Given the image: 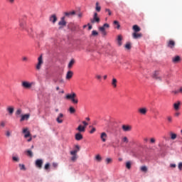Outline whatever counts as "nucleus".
<instances>
[{
  "label": "nucleus",
  "instance_id": "5",
  "mask_svg": "<svg viewBox=\"0 0 182 182\" xmlns=\"http://www.w3.org/2000/svg\"><path fill=\"white\" fill-rule=\"evenodd\" d=\"M33 85H35V82H29L28 81H23L21 82V86L23 89H31Z\"/></svg>",
  "mask_w": 182,
  "mask_h": 182
},
{
  "label": "nucleus",
  "instance_id": "50",
  "mask_svg": "<svg viewBox=\"0 0 182 182\" xmlns=\"http://www.w3.org/2000/svg\"><path fill=\"white\" fill-rule=\"evenodd\" d=\"M13 160L14 161H19V158L16 157V156H13Z\"/></svg>",
  "mask_w": 182,
  "mask_h": 182
},
{
  "label": "nucleus",
  "instance_id": "46",
  "mask_svg": "<svg viewBox=\"0 0 182 182\" xmlns=\"http://www.w3.org/2000/svg\"><path fill=\"white\" fill-rule=\"evenodd\" d=\"M92 36H97L99 35V33H97L96 31H92Z\"/></svg>",
  "mask_w": 182,
  "mask_h": 182
},
{
  "label": "nucleus",
  "instance_id": "43",
  "mask_svg": "<svg viewBox=\"0 0 182 182\" xmlns=\"http://www.w3.org/2000/svg\"><path fill=\"white\" fill-rule=\"evenodd\" d=\"M50 167V164L47 163V164H46L44 168H45V170H49Z\"/></svg>",
  "mask_w": 182,
  "mask_h": 182
},
{
  "label": "nucleus",
  "instance_id": "6",
  "mask_svg": "<svg viewBox=\"0 0 182 182\" xmlns=\"http://www.w3.org/2000/svg\"><path fill=\"white\" fill-rule=\"evenodd\" d=\"M109 26L107 23H105L103 26L99 28L102 36H106L107 35V32H106V28H109Z\"/></svg>",
  "mask_w": 182,
  "mask_h": 182
},
{
  "label": "nucleus",
  "instance_id": "44",
  "mask_svg": "<svg viewBox=\"0 0 182 182\" xmlns=\"http://www.w3.org/2000/svg\"><path fill=\"white\" fill-rule=\"evenodd\" d=\"M95 159L97 160V161H102V156H100V155H97L95 156Z\"/></svg>",
  "mask_w": 182,
  "mask_h": 182
},
{
  "label": "nucleus",
  "instance_id": "25",
  "mask_svg": "<svg viewBox=\"0 0 182 182\" xmlns=\"http://www.w3.org/2000/svg\"><path fill=\"white\" fill-rule=\"evenodd\" d=\"M132 29H133V31H134V33H137V32H140V31H141V29L140 28V27H139V26H137V25L133 26Z\"/></svg>",
  "mask_w": 182,
  "mask_h": 182
},
{
  "label": "nucleus",
  "instance_id": "37",
  "mask_svg": "<svg viewBox=\"0 0 182 182\" xmlns=\"http://www.w3.org/2000/svg\"><path fill=\"white\" fill-rule=\"evenodd\" d=\"M114 25H115V26H117V29H120V24L119 23V21H114Z\"/></svg>",
  "mask_w": 182,
  "mask_h": 182
},
{
  "label": "nucleus",
  "instance_id": "55",
  "mask_svg": "<svg viewBox=\"0 0 182 182\" xmlns=\"http://www.w3.org/2000/svg\"><path fill=\"white\" fill-rule=\"evenodd\" d=\"M7 2H9V4H14L15 0H6Z\"/></svg>",
  "mask_w": 182,
  "mask_h": 182
},
{
  "label": "nucleus",
  "instance_id": "8",
  "mask_svg": "<svg viewBox=\"0 0 182 182\" xmlns=\"http://www.w3.org/2000/svg\"><path fill=\"white\" fill-rule=\"evenodd\" d=\"M166 46L167 48H169V49H174V48H176V41L169 40L167 41Z\"/></svg>",
  "mask_w": 182,
  "mask_h": 182
},
{
  "label": "nucleus",
  "instance_id": "28",
  "mask_svg": "<svg viewBox=\"0 0 182 182\" xmlns=\"http://www.w3.org/2000/svg\"><path fill=\"white\" fill-rule=\"evenodd\" d=\"M122 129L124 130V132H130V130H132V127L127 126V125H123L122 126Z\"/></svg>",
  "mask_w": 182,
  "mask_h": 182
},
{
  "label": "nucleus",
  "instance_id": "39",
  "mask_svg": "<svg viewBox=\"0 0 182 182\" xmlns=\"http://www.w3.org/2000/svg\"><path fill=\"white\" fill-rule=\"evenodd\" d=\"M20 167V170H23V171H25V170H26V168L25 167V165L20 164L19 165Z\"/></svg>",
  "mask_w": 182,
  "mask_h": 182
},
{
  "label": "nucleus",
  "instance_id": "51",
  "mask_svg": "<svg viewBox=\"0 0 182 182\" xmlns=\"http://www.w3.org/2000/svg\"><path fill=\"white\" fill-rule=\"evenodd\" d=\"M82 124H84L83 127H85L89 124H87V122H86V121H82Z\"/></svg>",
  "mask_w": 182,
  "mask_h": 182
},
{
  "label": "nucleus",
  "instance_id": "40",
  "mask_svg": "<svg viewBox=\"0 0 182 182\" xmlns=\"http://www.w3.org/2000/svg\"><path fill=\"white\" fill-rule=\"evenodd\" d=\"M22 114V109H18L16 111V116H19L20 114Z\"/></svg>",
  "mask_w": 182,
  "mask_h": 182
},
{
  "label": "nucleus",
  "instance_id": "34",
  "mask_svg": "<svg viewBox=\"0 0 182 182\" xmlns=\"http://www.w3.org/2000/svg\"><path fill=\"white\" fill-rule=\"evenodd\" d=\"M126 167L128 168V170H130L132 168V162L127 161L126 163Z\"/></svg>",
  "mask_w": 182,
  "mask_h": 182
},
{
  "label": "nucleus",
  "instance_id": "29",
  "mask_svg": "<svg viewBox=\"0 0 182 182\" xmlns=\"http://www.w3.org/2000/svg\"><path fill=\"white\" fill-rule=\"evenodd\" d=\"M73 65H75V60L72 59L70 63H68V69H72Z\"/></svg>",
  "mask_w": 182,
  "mask_h": 182
},
{
  "label": "nucleus",
  "instance_id": "64",
  "mask_svg": "<svg viewBox=\"0 0 182 182\" xmlns=\"http://www.w3.org/2000/svg\"><path fill=\"white\" fill-rule=\"evenodd\" d=\"M82 14H78V18H82Z\"/></svg>",
  "mask_w": 182,
  "mask_h": 182
},
{
  "label": "nucleus",
  "instance_id": "30",
  "mask_svg": "<svg viewBox=\"0 0 182 182\" xmlns=\"http://www.w3.org/2000/svg\"><path fill=\"white\" fill-rule=\"evenodd\" d=\"M171 140H176L177 139V134L171 132Z\"/></svg>",
  "mask_w": 182,
  "mask_h": 182
},
{
  "label": "nucleus",
  "instance_id": "11",
  "mask_svg": "<svg viewBox=\"0 0 182 182\" xmlns=\"http://www.w3.org/2000/svg\"><path fill=\"white\" fill-rule=\"evenodd\" d=\"M43 165V160L42 159H37L36 161V166H37L38 168H42V166Z\"/></svg>",
  "mask_w": 182,
  "mask_h": 182
},
{
  "label": "nucleus",
  "instance_id": "53",
  "mask_svg": "<svg viewBox=\"0 0 182 182\" xmlns=\"http://www.w3.org/2000/svg\"><path fill=\"white\" fill-rule=\"evenodd\" d=\"M22 60L23 61V62H28V57H23L22 58Z\"/></svg>",
  "mask_w": 182,
  "mask_h": 182
},
{
  "label": "nucleus",
  "instance_id": "63",
  "mask_svg": "<svg viewBox=\"0 0 182 182\" xmlns=\"http://www.w3.org/2000/svg\"><path fill=\"white\" fill-rule=\"evenodd\" d=\"M104 80H106V79H107V75H104Z\"/></svg>",
  "mask_w": 182,
  "mask_h": 182
},
{
  "label": "nucleus",
  "instance_id": "26",
  "mask_svg": "<svg viewBox=\"0 0 182 182\" xmlns=\"http://www.w3.org/2000/svg\"><path fill=\"white\" fill-rule=\"evenodd\" d=\"M111 85L114 88L117 87V80L116 78H112Z\"/></svg>",
  "mask_w": 182,
  "mask_h": 182
},
{
  "label": "nucleus",
  "instance_id": "23",
  "mask_svg": "<svg viewBox=\"0 0 182 182\" xmlns=\"http://www.w3.org/2000/svg\"><path fill=\"white\" fill-rule=\"evenodd\" d=\"M14 110H15V109L14 108V107H8L6 108V111L8 112L9 114H10V115L14 114Z\"/></svg>",
  "mask_w": 182,
  "mask_h": 182
},
{
  "label": "nucleus",
  "instance_id": "58",
  "mask_svg": "<svg viewBox=\"0 0 182 182\" xmlns=\"http://www.w3.org/2000/svg\"><path fill=\"white\" fill-rule=\"evenodd\" d=\"M96 77L98 80H100V79H102V76L99 75H96Z\"/></svg>",
  "mask_w": 182,
  "mask_h": 182
},
{
  "label": "nucleus",
  "instance_id": "35",
  "mask_svg": "<svg viewBox=\"0 0 182 182\" xmlns=\"http://www.w3.org/2000/svg\"><path fill=\"white\" fill-rule=\"evenodd\" d=\"M26 153H27V156H28L29 157H33V153L32 152V151L27 150Z\"/></svg>",
  "mask_w": 182,
  "mask_h": 182
},
{
  "label": "nucleus",
  "instance_id": "61",
  "mask_svg": "<svg viewBox=\"0 0 182 182\" xmlns=\"http://www.w3.org/2000/svg\"><path fill=\"white\" fill-rule=\"evenodd\" d=\"M53 166L55 168H56V167H58V164L53 163Z\"/></svg>",
  "mask_w": 182,
  "mask_h": 182
},
{
  "label": "nucleus",
  "instance_id": "33",
  "mask_svg": "<svg viewBox=\"0 0 182 182\" xmlns=\"http://www.w3.org/2000/svg\"><path fill=\"white\" fill-rule=\"evenodd\" d=\"M122 36H118V38H117V42H118V45L119 46H122Z\"/></svg>",
  "mask_w": 182,
  "mask_h": 182
},
{
  "label": "nucleus",
  "instance_id": "18",
  "mask_svg": "<svg viewBox=\"0 0 182 182\" xmlns=\"http://www.w3.org/2000/svg\"><path fill=\"white\" fill-rule=\"evenodd\" d=\"M65 17L63 16L61 18V20L58 22L60 26H66V21H65Z\"/></svg>",
  "mask_w": 182,
  "mask_h": 182
},
{
  "label": "nucleus",
  "instance_id": "49",
  "mask_svg": "<svg viewBox=\"0 0 182 182\" xmlns=\"http://www.w3.org/2000/svg\"><path fill=\"white\" fill-rule=\"evenodd\" d=\"M105 12H108V15L110 16V15H112V11H110V9H105Z\"/></svg>",
  "mask_w": 182,
  "mask_h": 182
},
{
  "label": "nucleus",
  "instance_id": "57",
  "mask_svg": "<svg viewBox=\"0 0 182 182\" xmlns=\"http://www.w3.org/2000/svg\"><path fill=\"white\" fill-rule=\"evenodd\" d=\"M0 126L1 127H4L5 126V122L2 121L1 123H0Z\"/></svg>",
  "mask_w": 182,
  "mask_h": 182
},
{
  "label": "nucleus",
  "instance_id": "27",
  "mask_svg": "<svg viewBox=\"0 0 182 182\" xmlns=\"http://www.w3.org/2000/svg\"><path fill=\"white\" fill-rule=\"evenodd\" d=\"M73 76V72L70 70L66 74V79L67 80L72 79Z\"/></svg>",
  "mask_w": 182,
  "mask_h": 182
},
{
  "label": "nucleus",
  "instance_id": "19",
  "mask_svg": "<svg viewBox=\"0 0 182 182\" xmlns=\"http://www.w3.org/2000/svg\"><path fill=\"white\" fill-rule=\"evenodd\" d=\"M80 133H85L86 132V127H83L82 125H79L78 127L76 129Z\"/></svg>",
  "mask_w": 182,
  "mask_h": 182
},
{
  "label": "nucleus",
  "instance_id": "3",
  "mask_svg": "<svg viewBox=\"0 0 182 182\" xmlns=\"http://www.w3.org/2000/svg\"><path fill=\"white\" fill-rule=\"evenodd\" d=\"M19 28L21 29V31H28L26 20H25L24 18H21L19 20Z\"/></svg>",
  "mask_w": 182,
  "mask_h": 182
},
{
  "label": "nucleus",
  "instance_id": "41",
  "mask_svg": "<svg viewBox=\"0 0 182 182\" xmlns=\"http://www.w3.org/2000/svg\"><path fill=\"white\" fill-rule=\"evenodd\" d=\"M141 171H144V173H146L147 171V166H141Z\"/></svg>",
  "mask_w": 182,
  "mask_h": 182
},
{
  "label": "nucleus",
  "instance_id": "22",
  "mask_svg": "<svg viewBox=\"0 0 182 182\" xmlns=\"http://www.w3.org/2000/svg\"><path fill=\"white\" fill-rule=\"evenodd\" d=\"M143 36V34L139 33H132V38L134 39H139Z\"/></svg>",
  "mask_w": 182,
  "mask_h": 182
},
{
  "label": "nucleus",
  "instance_id": "7",
  "mask_svg": "<svg viewBox=\"0 0 182 182\" xmlns=\"http://www.w3.org/2000/svg\"><path fill=\"white\" fill-rule=\"evenodd\" d=\"M43 65V59L42 58V55L38 57V63L36 66V68L37 70H41V68H42V65Z\"/></svg>",
  "mask_w": 182,
  "mask_h": 182
},
{
  "label": "nucleus",
  "instance_id": "2",
  "mask_svg": "<svg viewBox=\"0 0 182 182\" xmlns=\"http://www.w3.org/2000/svg\"><path fill=\"white\" fill-rule=\"evenodd\" d=\"M76 148L77 149H75V150H74V151H71L70 152V154L71 155V156H73L72 157H71V161H73V162H75V161H76V160H77V151H79V150H80V147H79V146H76Z\"/></svg>",
  "mask_w": 182,
  "mask_h": 182
},
{
  "label": "nucleus",
  "instance_id": "32",
  "mask_svg": "<svg viewBox=\"0 0 182 182\" xmlns=\"http://www.w3.org/2000/svg\"><path fill=\"white\" fill-rule=\"evenodd\" d=\"M95 9H96L97 12H100L102 7H100V6H99V2L96 3Z\"/></svg>",
  "mask_w": 182,
  "mask_h": 182
},
{
  "label": "nucleus",
  "instance_id": "15",
  "mask_svg": "<svg viewBox=\"0 0 182 182\" xmlns=\"http://www.w3.org/2000/svg\"><path fill=\"white\" fill-rule=\"evenodd\" d=\"M172 62L173 63H178V62H181V57L179 55H176L172 58Z\"/></svg>",
  "mask_w": 182,
  "mask_h": 182
},
{
  "label": "nucleus",
  "instance_id": "60",
  "mask_svg": "<svg viewBox=\"0 0 182 182\" xmlns=\"http://www.w3.org/2000/svg\"><path fill=\"white\" fill-rule=\"evenodd\" d=\"M151 143H156V139H154V138H151Z\"/></svg>",
  "mask_w": 182,
  "mask_h": 182
},
{
  "label": "nucleus",
  "instance_id": "56",
  "mask_svg": "<svg viewBox=\"0 0 182 182\" xmlns=\"http://www.w3.org/2000/svg\"><path fill=\"white\" fill-rule=\"evenodd\" d=\"M180 114H181V113L178 112L174 114V116H175V117H178V116H180Z\"/></svg>",
  "mask_w": 182,
  "mask_h": 182
},
{
  "label": "nucleus",
  "instance_id": "36",
  "mask_svg": "<svg viewBox=\"0 0 182 182\" xmlns=\"http://www.w3.org/2000/svg\"><path fill=\"white\" fill-rule=\"evenodd\" d=\"M168 123H173V117L171 116H168L166 117Z\"/></svg>",
  "mask_w": 182,
  "mask_h": 182
},
{
  "label": "nucleus",
  "instance_id": "16",
  "mask_svg": "<svg viewBox=\"0 0 182 182\" xmlns=\"http://www.w3.org/2000/svg\"><path fill=\"white\" fill-rule=\"evenodd\" d=\"M100 139L103 143H105L106 140L107 139V134H106V132L101 133Z\"/></svg>",
  "mask_w": 182,
  "mask_h": 182
},
{
  "label": "nucleus",
  "instance_id": "4",
  "mask_svg": "<svg viewBox=\"0 0 182 182\" xmlns=\"http://www.w3.org/2000/svg\"><path fill=\"white\" fill-rule=\"evenodd\" d=\"M152 77L153 79H155V80L161 82L163 77H164V75H160V71H154V73L152 74Z\"/></svg>",
  "mask_w": 182,
  "mask_h": 182
},
{
  "label": "nucleus",
  "instance_id": "47",
  "mask_svg": "<svg viewBox=\"0 0 182 182\" xmlns=\"http://www.w3.org/2000/svg\"><path fill=\"white\" fill-rule=\"evenodd\" d=\"M178 168L179 171H181V170H182V162H180L178 164Z\"/></svg>",
  "mask_w": 182,
  "mask_h": 182
},
{
  "label": "nucleus",
  "instance_id": "31",
  "mask_svg": "<svg viewBox=\"0 0 182 182\" xmlns=\"http://www.w3.org/2000/svg\"><path fill=\"white\" fill-rule=\"evenodd\" d=\"M68 110L71 114H73V113H76V109L73 107H70Z\"/></svg>",
  "mask_w": 182,
  "mask_h": 182
},
{
  "label": "nucleus",
  "instance_id": "9",
  "mask_svg": "<svg viewBox=\"0 0 182 182\" xmlns=\"http://www.w3.org/2000/svg\"><path fill=\"white\" fill-rule=\"evenodd\" d=\"M138 113H139V114H142V116H146V114H147V108L141 107L138 109Z\"/></svg>",
  "mask_w": 182,
  "mask_h": 182
},
{
  "label": "nucleus",
  "instance_id": "54",
  "mask_svg": "<svg viewBox=\"0 0 182 182\" xmlns=\"http://www.w3.org/2000/svg\"><path fill=\"white\" fill-rule=\"evenodd\" d=\"M6 136L7 137H9V136H11V132H10L9 131H6Z\"/></svg>",
  "mask_w": 182,
  "mask_h": 182
},
{
  "label": "nucleus",
  "instance_id": "12",
  "mask_svg": "<svg viewBox=\"0 0 182 182\" xmlns=\"http://www.w3.org/2000/svg\"><path fill=\"white\" fill-rule=\"evenodd\" d=\"M31 117V114H26L21 116L20 122H23L25 120H29Z\"/></svg>",
  "mask_w": 182,
  "mask_h": 182
},
{
  "label": "nucleus",
  "instance_id": "20",
  "mask_svg": "<svg viewBox=\"0 0 182 182\" xmlns=\"http://www.w3.org/2000/svg\"><path fill=\"white\" fill-rule=\"evenodd\" d=\"M50 22H52L53 23H55L56 21H58V18L56 17L55 14H53L50 18H49Z\"/></svg>",
  "mask_w": 182,
  "mask_h": 182
},
{
  "label": "nucleus",
  "instance_id": "42",
  "mask_svg": "<svg viewBox=\"0 0 182 182\" xmlns=\"http://www.w3.org/2000/svg\"><path fill=\"white\" fill-rule=\"evenodd\" d=\"M105 161H106L107 164H110V163H112V158H107L105 159Z\"/></svg>",
  "mask_w": 182,
  "mask_h": 182
},
{
  "label": "nucleus",
  "instance_id": "21",
  "mask_svg": "<svg viewBox=\"0 0 182 182\" xmlns=\"http://www.w3.org/2000/svg\"><path fill=\"white\" fill-rule=\"evenodd\" d=\"M181 105V102L180 101H178L173 104V109L175 110H180V106Z\"/></svg>",
  "mask_w": 182,
  "mask_h": 182
},
{
  "label": "nucleus",
  "instance_id": "48",
  "mask_svg": "<svg viewBox=\"0 0 182 182\" xmlns=\"http://www.w3.org/2000/svg\"><path fill=\"white\" fill-rule=\"evenodd\" d=\"M96 132V128L92 127V129L90 131V134H93Z\"/></svg>",
  "mask_w": 182,
  "mask_h": 182
},
{
  "label": "nucleus",
  "instance_id": "62",
  "mask_svg": "<svg viewBox=\"0 0 182 182\" xmlns=\"http://www.w3.org/2000/svg\"><path fill=\"white\" fill-rule=\"evenodd\" d=\"M179 92H180V93H182V87H180V89H179Z\"/></svg>",
  "mask_w": 182,
  "mask_h": 182
},
{
  "label": "nucleus",
  "instance_id": "10",
  "mask_svg": "<svg viewBox=\"0 0 182 182\" xmlns=\"http://www.w3.org/2000/svg\"><path fill=\"white\" fill-rule=\"evenodd\" d=\"M92 23H95V22L97 23H99L100 22V18L97 16V13L94 14L93 19L91 20Z\"/></svg>",
  "mask_w": 182,
  "mask_h": 182
},
{
  "label": "nucleus",
  "instance_id": "38",
  "mask_svg": "<svg viewBox=\"0 0 182 182\" xmlns=\"http://www.w3.org/2000/svg\"><path fill=\"white\" fill-rule=\"evenodd\" d=\"M125 48L127 49L128 50L132 49V44L130 43H127L125 45Z\"/></svg>",
  "mask_w": 182,
  "mask_h": 182
},
{
  "label": "nucleus",
  "instance_id": "59",
  "mask_svg": "<svg viewBox=\"0 0 182 182\" xmlns=\"http://www.w3.org/2000/svg\"><path fill=\"white\" fill-rule=\"evenodd\" d=\"M173 93L174 95H177V94L180 93V90H178V91H177V90L173 91Z\"/></svg>",
  "mask_w": 182,
  "mask_h": 182
},
{
  "label": "nucleus",
  "instance_id": "17",
  "mask_svg": "<svg viewBox=\"0 0 182 182\" xmlns=\"http://www.w3.org/2000/svg\"><path fill=\"white\" fill-rule=\"evenodd\" d=\"M23 133L25 134V135H24L25 139H28V137L31 136V132L29 131H28V128L23 129Z\"/></svg>",
  "mask_w": 182,
  "mask_h": 182
},
{
  "label": "nucleus",
  "instance_id": "13",
  "mask_svg": "<svg viewBox=\"0 0 182 182\" xmlns=\"http://www.w3.org/2000/svg\"><path fill=\"white\" fill-rule=\"evenodd\" d=\"M63 114L62 113H60L58 116V117L56 118V122L57 123H59V124H62L63 123Z\"/></svg>",
  "mask_w": 182,
  "mask_h": 182
},
{
  "label": "nucleus",
  "instance_id": "24",
  "mask_svg": "<svg viewBox=\"0 0 182 182\" xmlns=\"http://www.w3.org/2000/svg\"><path fill=\"white\" fill-rule=\"evenodd\" d=\"M82 139H83V135H82V134L77 133L75 134V140H77V141L82 140Z\"/></svg>",
  "mask_w": 182,
  "mask_h": 182
},
{
  "label": "nucleus",
  "instance_id": "52",
  "mask_svg": "<svg viewBox=\"0 0 182 182\" xmlns=\"http://www.w3.org/2000/svg\"><path fill=\"white\" fill-rule=\"evenodd\" d=\"M176 166H177V165H176L175 164H170V167H171L172 168H176Z\"/></svg>",
  "mask_w": 182,
  "mask_h": 182
},
{
  "label": "nucleus",
  "instance_id": "45",
  "mask_svg": "<svg viewBox=\"0 0 182 182\" xmlns=\"http://www.w3.org/2000/svg\"><path fill=\"white\" fill-rule=\"evenodd\" d=\"M122 141L124 143H129V139H127V136H124L123 139H122Z\"/></svg>",
  "mask_w": 182,
  "mask_h": 182
},
{
  "label": "nucleus",
  "instance_id": "1",
  "mask_svg": "<svg viewBox=\"0 0 182 182\" xmlns=\"http://www.w3.org/2000/svg\"><path fill=\"white\" fill-rule=\"evenodd\" d=\"M65 99L67 100H71L73 105H77L79 103V100L77 99L76 93L75 92H72L71 94H67L65 95Z\"/></svg>",
  "mask_w": 182,
  "mask_h": 182
},
{
  "label": "nucleus",
  "instance_id": "14",
  "mask_svg": "<svg viewBox=\"0 0 182 182\" xmlns=\"http://www.w3.org/2000/svg\"><path fill=\"white\" fill-rule=\"evenodd\" d=\"M76 12L75 11H69V12H65L64 13V16L65 18H70L71 16H73V15H75Z\"/></svg>",
  "mask_w": 182,
  "mask_h": 182
}]
</instances>
